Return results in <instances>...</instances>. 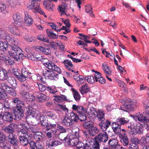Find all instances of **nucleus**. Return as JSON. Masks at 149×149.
<instances>
[{"label":"nucleus","mask_w":149,"mask_h":149,"mask_svg":"<svg viewBox=\"0 0 149 149\" xmlns=\"http://www.w3.org/2000/svg\"><path fill=\"white\" fill-rule=\"evenodd\" d=\"M36 148L37 149H43L44 147V144L41 142H37L36 143Z\"/></svg>","instance_id":"55"},{"label":"nucleus","mask_w":149,"mask_h":149,"mask_svg":"<svg viewBox=\"0 0 149 149\" xmlns=\"http://www.w3.org/2000/svg\"><path fill=\"white\" fill-rule=\"evenodd\" d=\"M29 9H32L34 13L39 12L40 14L43 15L44 12L41 10L40 7V3L38 0H33L31 4L28 7Z\"/></svg>","instance_id":"5"},{"label":"nucleus","mask_w":149,"mask_h":149,"mask_svg":"<svg viewBox=\"0 0 149 149\" xmlns=\"http://www.w3.org/2000/svg\"><path fill=\"white\" fill-rule=\"evenodd\" d=\"M8 2L10 6L13 7H16L19 4V0H8Z\"/></svg>","instance_id":"47"},{"label":"nucleus","mask_w":149,"mask_h":149,"mask_svg":"<svg viewBox=\"0 0 149 149\" xmlns=\"http://www.w3.org/2000/svg\"><path fill=\"white\" fill-rule=\"evenodd\" d=\"M79 141V140L77 138H74L72 139H70L69 143L66 144L67 146H76Z\"/></svg>","instance_id":"37"},{"label":"nucleus","mask_w":149,"mask_h":149,"mask_svg":"<svg viewBox=\"0 0 149 149\" xmlns=\"http://www.w3.org/2000/svg\"><path fill=\"white\" fill-rule=\"evenodd\" d=\"M74 79L77 81L78 83L79 84H82L85 81L84 77L81 75H79L78 77H74Z\"/></svg>","instance_id":"44"},{"label":"nucleus","mask_w":149,"mask_h":149,"mask_svg":"<svg viewBox=\"0 0 149 149\" xmlns=\"http://www.w3.org/2000/svg\"><path fill=\"white\" fill-rule=\"evenodd\" d=\"M7 97V94L4 90L0 88V99L4 100Z\"/></svg>","instance_id":"45"},{"label":"nucleus","mask_w":149,"mask_h":149,"mask_svg":"<svg viewBox=\"0 0 149 149\" xmlns=\"http://www.w3.org/2000/svg\"><path fill=\"white\" fill-rule=\"evenodd\" d=\"M13 19L15 21L18 22H21L22 18L20 13H17L13 15Z\"/></svg>","instance_id":"40"},{"label":"nucleus","mask_w":149,"mask_h":149,"mask_svg":"<svg viewBox=\"0 0 149 149\" xmlns=\"http://www.w3.org/2000/svg\"><path fill=\"white\" fill-rule=\"evenodd\" d=\"M120 141L124 146H127L129 144V141L127 136L120 138Z\"/></svg>","instance_id":"34"},{"label":"nucleus","mask_w":149,"mask_h":149,"mask_svg":"<svg viewBox=\"0 0 149 149\" xmlns=\"http://www.w3.org/2000/svg\"><path fill=\"white\" fill-rule=\"evenodd\" d=\"M6 137L5 134L0 132V147L3 149H10V146L6 141Z\"/></svg>","instance_id":"7"},{"label":"nucleus","mask_w":149,"mask_h":149,"mask_svg":"<svg viewBox=\"0 0 149 149\" xmlns=\"http://www.w3.org/2000/svg\"><path fill=\"white\" fill-rule=\"evenodd\" d=\"M0 116L4 120L8 122L12 121L13 118L12 113L9 112H5L3 115L0 114Z\"/></svg>","instance_id":"13"},{"label":"nucleus","mask_w":149,"mask_h":149,"mask_svg":"<svg viewBox=\"0 0 149 149\" xmlns=\"http://www.w3.org/2000/svg\"><path fill=\"white\" fill-rule=\"evenodd\" d=\"M89 134L92 136H95L98 133V130L95 127L93 126V127H92L89 130Z\"/></svg>","instance_id":"33"},{"label":"nucleus","mask_w":149,"mask_h":149,"mask_svg":"<svg viewBox=\"0 0 149 149\" xmlns=\"http://www.w3.org/2000/svg\"><path fill=\"white\" fill-rule=\"evenodd\" d=\"M86 78L87 81L91 84L94 83L95 81V80L94 79V77L93 76H88L86 77Z\"/></svg>","instance_id":"52"},{"label":"nucleus","mask_w":149,"mask_h":149,"mask_svg":"<svg viewBox=\"0 0 149 149\" xmlns=\"http://www.w3.org/2000/svg\"><path fill=\"white\" fill-rule=\"evenodd\" d=\"M8 78V82L14 88L17 87V83L15 77L13 76H10Z\"/></svg>","instance_id":"29"},{"label":"nucleus","mask_w":149,"mask_h":149,"mask_svg":"<svg viewBox=\"0 0 149 149\" xmlns=\"http://www.w3.org/2000/svg\"><path fill=\"white\" fill-rule=\"evenodd\" d=\"M9 40L10 42L11 43L10 45L11 48L10 51H8V53L13 58L17 61L23 55L22 53V51L17 46L18 42L17 41L12 39Z\"/></svg>","instance_id":"2"},{"label":"nucleus","mask_w":149,"mask_h":149,"mask_svg":"<svg viewBox=\"0 0 149 149\" xmlns=\"http://www.w3.org/2000/svg\"><path fill=\"white\" fill-rule=\"evenodd\" d=\"M18 134L19 136V139L20 144L24 146L27 145L29 143L28 139L31 135L27 130L24 128L21 129L18 131Z\"/></svg>","instance_id":"3"},{"label":"nucleus","mask_w":149,"mask_h":149,"mask_svg":"<svg viewBox=\"0 0 149 149\" xmlns=\"http://www.w3.org/2000/svg\"><path fill=\"white\" fill-rule=\"evenodd\" d=\"M94 126L93 122L91 121H85L83 123V127L88 130Z\"/></svg>","instance_id":"27"},{"label":"nucleus","mask_w":149,"mask_h":149,"mask_svg":"<svg viewBox=\"0 0 149 149\" xmlns=\"http://www.w3.org/2000/svg\"><path fill=\"white\" fill-rule=\"evenodd\" d=\"M34 137L37 141H42L45 137V135L42 132H38L34 134Z\"/></svg>","instance_id":"22"},{"label":"nucleus","mask_w":149,"mask_h":149,"mask_svg":"<svg viewBox=\"0 0 149 149\" xmlns=\"http://www.w3.org/2000/svg\"><path fill=\"white\" fill-rule=\"evenodd\" d=\"M36 49L43 52L45 54H49L51 53V51L49 47H45L41 46H37Z\"/></svg>","instance_id":"24"},{"label":"nucleus","mask_w":149,"mask_h":149,"mask_svg":"<svg viewBox=\"0 0 149 149\" xmlns=\"http://www.w3.org/2000/svg\"><path fill=\"white\" fill-rule=\"evenodd\" d=\"M61 144V143L58 140L55 139H51L48 141L47 145L49 147H55Z\"/></svg>","instance_id":"14"},{"label":"nucleus","mask_w":149,"mask_h":149,"mask_svg":"<svg viewBox=\"0 0 149 149\" xmlns=\"http://www.w3.org/2000/svg\"><path fill=\"white\" fill-rule=\"evenodd\" d=\"M24 14L25 17L24 23L25 24L29 26L32 25L33 22V20L31 16L28 14L27 12H25Z\"/></svg>","instance_id":"15"},{"label":"nucleus","mask_w":149,"mask_h":149,"mask_svg":"<svg viewBox=\"0 0 149 149\" xmlns=\"http://www.w3.org/2000/svg\"><path fill=\"white\" fill-rule=\"evenodd\" d=\"M141 140L142 143L145 144V142L146 144L149 145V136H146V137H144L141 138Z\"/></svg>","instance_id":"53"},{"label":"nucleus","mask_w":149,"mask_h":149,"mask_svg":"<svg viewBox=\"0 0 149 149\" xmlns=\"http://www.w3.org/2000/svg\"><path fill=\"white\" fill-rule=\"evenodd\" d=\"M108 139V136L106 132L100 133L95 137L96 144L100 148V145L106 142Z\"/></svg>","instance_id":"4"},{"label":"nucleus","mask_w":149,"mask_h":149,"mask_svg":"<svg viewBox=\"0 0 149 149\" xmlns=\"http://www.w3.org/2000/svg\"><path fill=\"white\" fill-rule=\"evenodd\" d=\"M29 85L26 82L24 83L22 86V88L24 90H24L25 91V92H27L29 89Z\"/></svg>","instance_id":"51"},{"label":"nucleus","mask_w":149,"mask_h":149,"mask_svg":"<svg viewBox=\"0 0 149 149\" xmlns=\"http://www.w3.org/2000/svg\"><path fill=\"white\" fill-rule=\"evenodd\" d=\"M38 84L40 91L44 92L47 90V87L44 85L40 83Z\"/></svg>","instance_id":"54"},{"label":"nucleus","mask_w":149,"mask_h":149,"mask_svg":"<svg viewBox=\"0 0 149 149\" xmlns=\"http://www.w3.org/2000/svg\"><path fill=\"white\" fill-rule=\"evenodd\" d=\"M111 124V122L108 120H106L105 121L100 123L98 125L100 126V129L102 131H104L109 127Z\"/></svg>","instance_id":"17"},{"label":"nucleus","mask_w":149,"mask_h":149,"mask_svg":"<svg viewBox=\"0 0 149 149\" xmlns=\"http://www.w3.org/2000/svg\"><path fill=\"white\" fill-rule=\"evenodd\" d=\"M8 141L10 143L14 146H16L18 143V141L13 134H9L7 136Z\"/></svg>","instance_id":"10"},{"label":"nucleus","mask_w":149,"mask_h":149,"mask_svg":"<svg viewBox=\"0 0 149 149\" xmlns=\"http://www.w3.org/2000/svg\"><path fill=\"white\" fill-rule=\"evenodd\" d=\"M89 90V88L86 84H85L80 88L81 93L83 94L86 93Z\"/></svg>","instance_id":"39"},{"label":"nucleus","mask_w":149,"mask_h":149,"mask_svg":"<svg viewBox=\"0 0 149 149\" xmlns=\"http://www.w3.org/2000/svg\"><path fill=\"white\" fill-rule=\"evenodd\" d=\"M134 130L133 134H142L143 132V130L142 128L139 126H136L134 127Z\"/></svg>","instance_id":"43"},{"label":"nucleus","mask_w":149,"mask_h":149,"mask_svg":"<svg viewBox=\"0 0 149 149\" xmlns=\"http://www.w3.org/2000/svg\"><path fill=\"white\" fill-rule=\"evenodd\" d=\"M57 128L59 131L60 132L59 135L61 136L63 133H65L66 132V129L62 126L61 125H57Z\"/></svg>","instance_id":"49"},{"label":"nucleus","mask_w":149,"mask_h":149,"mask_svg":"<svg viewBox=\"0 0 149 149\" xmlns=\"http://www.w3.org/2000/svg\"><path fill=\"white\" fill-rule=\"evenodd\" d=\"M53 0H45L44 1L43 4L46 9L49 11H53L54 8L53 4L51 2Z\"/></svg>","instance_id":"16"},{"label":"nucleus","mask_w":149,"mask_h":149,"mask_svg":"<svg viewBox=\"0 0 149 149\" xmlns=\"http://www.w3.org/2000/svg\"><path fill=\"white\" fill-rule=\"evenodd\" d=\"M31 74L30 73H29L26 69L23 70L22 71L20 78L19 79V80L21 82L24 81L26 80V78H31L30 75Z\"/></svg>","instance_id":"11"},{"label":"nucleus","mask_w":149,"mask_h":149,"mask_svg":"<svg viewBox=\"0 0 149 149\" xmlns=\"http://www.w3.org/2000/svg\"><path fill=\"white\" fill-rule=\"evenodd\" d=\"M11 102L14 106L12 107H15V111L14 112L15 116V119L19 120L24 116V103L18 98L14 97L11 99Z\"/></svg>","instance_id":"1"},{"label":"nucleus","mask_w":149,"mask_h":149,"mask_svg":"<svg viewBox=\"0 0 149 149\" xmlns=\"http://www.w3.org/2000/svg\"><path fill=\"white\" fill-rule=\"evenodd\" d=\"M72 91L75 100L77 101H79L80 99V96L78 92L74 88H72Z\"/></svg>","instance_id":"36"},{"label":"nucleus","mask_w":149,"mask_h":149,"mask_svg":"<svg viewBox=\"0 0 149 149\" xmlns=\"http://www.w3.org/2000/svg\"><path fill=\"white\" fill-rule=\"evenodd\" d=\"M42 125L45 126L48 123V120L45 115H42L40 116L39 118Z\"/></svg>","instance_id":"28"},{"label":"nucleus","mask_w":149,"mask_h":149,"mask_svg":"<svg viewBox=\"0 0 149 149\" xmlns=\"http://www.w3.org/2000/svg\"><path fill=\"white\" fill-rule=\"evenodd\" d=\"M47 90L48 91L51 93L54 94L57 92V91L55 88L53 89L51 87H47Z\"/></svg>","instance_id":"63"},{"label":"nucleus","mask_w":149,"mask_h":149,"mask_svg":"<svg viewBox=\"0 0 149 149\" xmlns=\"http://www.w3.org/2000/svg\"><path fill=\"white\" fill-rule=\"evenodd\" d=\"M145 115L138 113L134 116L133 118L136 120L139 121L141 123L149 122V118L146 114Z\"/></svg>","instance_id":"6"},{"label":"nucleus","mask_w":149,"mask_h":149,"mask_svg":"<svg viewBox=\"0 0 149 149\" xmlns=\"http://www.w3.org/2000/svg\"><path fill=\"white\" fill-rule=\"evenodd\" d=\"M72 121L77 122L79 119V116L77 115L76 113H75L73 112L70 113V116H68Z\"/></svg>","instance_id":"30"},{"label":"nucleus","mask_w":149,"mask_h":149,"mask_svg":"<svg viewBox=\"0 0 149 149\" xmlns=\"http://www.w3.org/2000/svg\"><path fill=\"white\" fill-rule=\"evenodd\" d=\"M46 67L49 70L57 72L58 73L61 72L60 68L56 65L54 63L51 61H50L49 62Z\"/></svg>","instance_id":"12"},{"label":"nucleus","mask_w":149,"mask_h":149,"mask_svg":"<svg viewBox=\"0 0 149 149\" xmlns=\"http://www.w3.org/2000/svg\"><path fill=\"white\" fill-rule=\"evenodd\" d=\"M61 123L63 125L67 127L71 126L74 124V122H73V121H72L68 116L65 117Z\"/></svg>","instance_id":"19"},{"label":"nucleus","mask_w":149,"mask_h":149,"mask_svg":"<svg viewBox=\"0 0 149 149\" xmlns=\"http://www.w3.org/2000/svg\"><path fill=\"white\" fill-rule=\"evenodd\" d=\"M31 60L35 61L40 60V57L36 53H34L31 57Z\"/></svg>","instance_id":"50"},{"label":"nucleus","mask_w":149,"mask_h":149,"mask_svg":"<svg viewBox=\"0 0 149 149\" xmlns=\"http://www.w3.org/2000/svg\"><path fill=\"white\" fill-rule=\"evenodd\" d=\"M63 63L66 67V68L69 70H70L72 69L73 65L70 61L66 60L63 62Z\"/></svg>","instance_id":"31"},{"label":"nucleus","mask_w":149,"mask_h":149,"mask_svg":"<svg viewBox=\"0 0 149 149\" xmlns=\"http://www.w3.org/2000/svg\"><path fill=\"white\" fill-rule=\"evenodd\" d=\"M85 8L86 12L87 13H89L90 15H92L94 16L93 14L92 8L91 7L90 4L86 5L85 6Z\"/></svg>","instance_id":"46"},{"label":"nucleus","mask_w":149,"mask_h":149,"mask_svg":"<svg viewBox=\"0 0 149 149\" xmlns=\"http://www.w3.org/2000/svg\"><path fill=\"white\" fill-rule=\"evenodd\" d=\"M43 74L45 77L46 78L53 79L55 77L58 76V74H55L53 71L45 69L43 70Z\"/></svg>","instance_id":"9"},{"label":"nucleus","mask_w":149,"mask_h":149,"mask_svg":"<svg viewBox=\"0 0 149 149\" xmlns=\"http://www.w3.org/2000/svg\"><path fill=\"white\" fill-rule=\"evenodd\" d=\"M24 96L26 98L31 101H33L35 99V97L32 94L29 95L28 92H24Z\"/></svg>","instance_id":"42"},{"label":"nucleus","mask_w":149,"mask_h":149,"mask_svg":"<svg viewBox=\"0 0 149 149\" xmlns=\"http://www.w3.org/2000/svg\"><path fill=\"white\" fill-rule=\"evenodd\" d=\"M85 145L86 149H100L95 141L93 142L91 139L88 140L86 141Z\"/></svg>","instance_id":"8"},{"label":"nucleus","mask_w":149,"mask_h":149,"mask_svg":"<svg viewBox=\"0 0 149 149\" xmlns=\"http://www.w3.org/2000/svg\"><path fill=\"white\" fill-rule=\"evenodd\" d=\"M46 33L47 36L50 39H54L58 38V35L54 33L52 30L47 29L46 30Z\"/></svg>","instance_id":"26"},{"label":"nucleus","mask_w":149,"mask_h":149,"mask_svg":"<svg viewBox=\"0 0 149 149\" xmlns=\"http://www.w3.org/2000/svg\"><path fill=\"white\" fill-rule=\"evenodd\" d=\"M36 97L37 99V101L40 102H43L45 101L48 100L49 99V97L47 96L44 94L41 93H39L36 95Z\"/></svg>","instance_id":"18"},{"label":"nucleus","mask_w":149,"mask_h":149,"mask_svg":"<svg viewBox=\"0 0 149 149\" xmlns=\"http://www.w3.org/2000/svg\"><path fill=\"white\" fill-rule=\"evenodd\" d=\"M86 111L85 108H83L81 106H79L78 113L79 114H81L82 113L84 114V113H86Z\"/></svg>","instance_id":"62"},{"label":"nucleus","mask_w":149,"mask_h":149,"mask_svg":"<svg viewBox=\"0 0 149 149\" xmlns=\"http://www.w3.org/2000/svg\"><path fill=\"white\" fill-rule=\"evenodd\" d=\"M2 129L5 132L9 133L10 134H13V133L14 132L13 130L9 125L7 126L6 127H3Z\"/></svg>","instance_id":"48"},{"label":"nucleus","mask_w":149,"mask_h":149,"mask_svg":"<svg viewBox=\"0 0 149 149\" xmlns=\"http://www.w3.org/2000/svg\"><path fill=\"white\" fill-rule=\"evenodd\" d=\"M129 121V120L127 118L124 117H120L118 118L116 120L115 124H117V125H118L121 126V125H123L125 124L128 123Z\"/></svg>","instance_id":"20"},{"label":"nucleus","mask_w":149,"mask_h":149,"mask_svg":"<svg viewBox=\"0 0 149 149\" xmlns=\"http://www.w3.org/2000/svg\"><path fill=\"white\" fill-rule=\"evenodd\" d=\"M95 73L94 75V77L95 79V80L97 82V80L99 79L101 77V74L100 73L96 71L95 72Z\"/></svg>","instance_id":"56"},{"label":"nucleus","mask_w":149,"mask_h":149,"mask_svg":"<svg viewBox=\"0 0 149 149\" xmlns=\"http://www.w3.org/2000/svg\"><path fill=\"white\" fill-rule=\"evenodd\" d=\"M112 129L113 132L116 134H117L121 130V126L115 124V122L112 123Z\"/></svg>","instance_id":"23"},{"label":"nucleus","mask_w":149,"mask_h":149,"mask_svg":"<svg viewBox=\"0 0 149 149\" xmlns=\"http://www.w3.org/2000/svg\"><path fill=\"white\" fill-rule=\"evenodd\" d=\"M42 63L46 67L48 63L50 61L47 59L40 58V60Z\"/></svg>","instance_id":"60"},{"label":"nucleus","mask_w":149,"mask_h":149,"mask_svg":"<svg viewBox=\"0 0 149 149\" xmlns=\"http://www.w3.org/2000/svg\"><path fill=\"white\" fill-rule=\"evenodd\" d=\"M138 145L134 143L130 144L129 149H138Z\"/></svg>","instance_id":"64"},{"label":"nucleus","mask_w":149,"mask_h":149,"mask_svg":"<svg viewBox=\"0 0 149 149\" xmlns=\"http://www.w3.org/2000/svg\"><path fill=\"white\" fill-rule=\"evenodd\" d=\"M67 5V4H66L65 2H62V4L58 6V11H61V10H63L65 9Z\"/></svg>","instance_id":"57"},{"label":"nucleus","mask_w":149,"mask_h":149,"mask_svg":"<svg viewBox=\"0 0 149 149\" xmlns=\"http://www.w3.org/2000/svg\"><path fill=\"white\" fill-rule=\"evenodd\" d=\"M117 134L119 135L120 138L123 137L124 136H126V131L124 129H122Z\"/></svg>","instance_id":"59"},{"label":"nucleus","mask_w":149,"mask_h":149,"mask_svg":"<svg viewBox=\"0 0 149 149\" xmlns=\"http://www.w3.org/2000/svg\"><path fill=\"white\" fill-rule=\"evenodd\" d=\"M45 116L49 117L53 120L56 119L57 118L56 113L53 111H48L47 112Z\"/></svg>","instance_id":"32"},{"label":"nucleus","mask_w":149,"mask_h":149,"mask_svg":"<svg viewBox=\"0 0 149 149\" xmlns=\"http://www.w3.org/2000/svg\"><path fill=\"white\" fill-rule=\"evenodd\" d=\"M1 43L0 47V50L4 52L7 50L8 48V45L6 42H3V41L2 42H0Z\"/></svg>","instance_id":"38"},{"label":"nucleus","mask_w":149,"mask_h":149,"mask_svg":"<svg viewBox=\"0 0 149 149\" xmlns=\"http://www.w3.org/2000/svg\"><path fill=\"white\" fill-rule=\"evenodd\" d=\"M15 27L12 25H9V30L12 33L14 34H16L17 35H19L20 34L19 33H16V32L14 30V29H15Z\"/></svg>","instance_id":"61"},{"label":"nucleus","mask_w":149,"mask_h":149,"mask_svg":"<svg viewBox=\"0 0 149 149\" xmlns=\"http://www.w3.org/2000/svg\"><path fill=\"white\" fill-rule=\"evenodd\" d=\"M86 113H84L80 114L79 116V119L81 121H85L87 119V118L86 116Z\"/></svg>","instance_id":"58"},{"label":"nucleus","mask_w":149,"mask_h":149,"mask_svg":"<svg viewBox=\"0 0 149 149\" xmlns=\"http://www.w3.org/2000/svg\"><path fill=\"white\" fill-rule=\"evenodd\" d=\"M104 112L103 111H98L97 114V117L99 120L103 121L104 120Z\"/></svg>","instance_id":"35"},{"label":"nucleus","mask_w":149,"mask_h":149,"mask_svg":"<svg viewBox=\"0 0 149 149\" xmlns=\"http://www.w3.org/2000/svg\"><path fill=\"white\" fill-rule=\"evenodd\" d=\"M118 141L117 139L112 138L109 141V149H113L115 146L118 145Z\"/></svg>","instance_id":"25"},{"label":"nucleus","mask_w":149,"mask_h":149,"mask_svg":"<svg viewBox=\"0 0 149 149\" xmlns=\"http://www.w3.org/2000/svg\"><path fill=\"white\" fill-rule=\"evenodd\" d=\"M20 70L16 68H13L12 69V72L14 75L19 80L20 78L21 74L19 73Z\"/></svg>","instance_id":"41"},{"label":"nucleus","mask_w":149,"mask_h":149,"mask_svg":"<svg viewBox=\"0 0 149 149\" xmlns=\"http://www.w3.org/2000/svg\"><path fill=\"white\" fill-rule=\"evenodd\" d=\"M8 78V73L7 71L4 69L2 70L0 68V79L4 81Z\"/></svg>","instance_id":"21"}]
</instances>
